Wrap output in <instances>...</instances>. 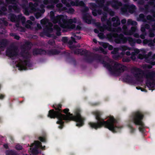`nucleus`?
I'll list each match as a JSON object with an SVG mask.
<instances>
[{
	"label": "nucleus",
	"instance_id": "obj_19",
	"mask_svg": "<svg viewBox=\"0 0 155 155\" xmlns=\"http://www.w3.org/2000/svg\"><path fill=\"white\" fill-rule=\"evenodd\" d=\"M9 18H10L11 21L12 22H15L16 19V16L12 14L9 15Z\"/></svg>",
	"mask_w": 155,
	"mask_h": 155
},
{
	"label": "nucleus",
	"instance_id": "obj_23",
	"mask_svg": "<svg viewBox=\"0 0 155 155\" xmlns=\"http://www.w3.org/2000/svg\"><path fill=\"white\" fill-rule=\"evenodd\" d=\"M129 9L130 12L132 13L135 11L136 9L135 6L133 5H132L130 6Z\"/></svg>",
	"mask_w": 155,
	"mask_h": 155
},
{
	"label": "nucleus",
	"instance_id": "obj_40",
	"mask_svg": "<svg viewBox=\"0 0 155 155\" xmlns=\"http://www.w3.org/2000/svg\"><path fill=\"white\" fill-rule=\"evenodd\" d=\"M135 55V54H133L131 56V58L133 60H134L136 59V57Z\"/></svg>",
	"mask_w": 155,
	"mask_h": 155
},
{
	"label": "nucleus",
	"instance_id": "obj_29",
	"mask_svg": "<svg viewBox=\"0 0 155 155\" xmlns=\"http://www.w3.org/2000/svg\"><path fill=\"white\" fill-rule=\"evenodd\" d=\"M99 44L100 45L102 46L104 48H106L108 47V44L107 43L100 42Z\"/></svg>",
	"mask_w": 155,
	"mask_h": 155
},
{
	"label": "nucleus",
	"instance_id": "obj_24",
	"mask_svg": "<svg viewBox=\"0 0 155 155\" xmlns=\"http://www.w3.org/2000/svg\"><path fill=\"white\" fill-rule=\"evenodd\" d=\"M74 37L73 38L72 37H71V38L72 39V41L74 42H76L75 41V40H79L81 38V37L79 36H77L76 35H74Z\"/></svg>",
	"mask_w": 155,
	"mask_h": 155
},
{
	"label": "nucleus",
	"instance_id": "obj_36",
	"mask_svg": "<svg viewBox=\"0 0 155 155\" xmlns=\"http://www.w3.org/2000/svg\"><path fill=\"white\" fill-rule=\"evenodd\" d=\"M52 1L51 2V4H56L59 1V0H52Z\"/></svg>",
	"mask_w": 155,
	"mask_h": 155
},
{
	"label": "nucleus",
	"instance_id": "obj_1",
	"mask_svg": "<svg viewBox=\"0 0 155 155\" xmlns=\"http://www.w3.org/2000/svg\"><path fill=\"white\" fill-rule=\"evenodd\" d=\"M62 106L61 104H54L52 107L54 109L50 110L48 115V117L50 118L58 119L57 124L60 125L58 126L59 128L61 129L64 126V122L63 120L67 122L74 121L77 123L76 126L78 127H81L84 125L85 119L81 116L80 109H77L74 112L75 115H74L69 112V109L66 108L62 111L61 109Z\"/></svg>",
	"mask_w": 155,
	"mask_h": 155
},
{
	"label": "nucleus",
	"instance_id": "obj_20",
	"mask_svg": "<svg viewBox=\"0 0 155 155\" xmlns=\"http://www.w3.org/2000/svg\"><path fill=\"white\" fill-rule=\"evenodd\" d=\"M119 49L118 48H115L114 49V50L111 52L112 54H114L113 56V57L114 58H117L116 57V56L117 55V52L119 51Z\"/></svg>",
	"mask_w": 155,
	"mask_h": 155
},
{
	"label": "nucleus",
	"instance_id": "obj_37",
	"mask_svg": "<svg viewBox=\"0 0 155 155\" xmlns=\"http://www.w3.org/2000/svg\"><path fill=\"white\" fill-rule=\"evenodd\" d=\"M5 97V95L4 94H0V100H3Z\"/></svg>",
	"mask_w": 155,
	"mask_h": 155
},
{
	"label": "nucleus",
	"instance_id": "obj_51",
	"mask_svg": "<svg viewBox=\"0 0 155 155\" xmlns=\"http://www.w3.org/2000/svg\"><path fill=\"white\" fill-rule=\"evenodd\" d=\"M135 53L138 54L139 53L140 51L138 49H136L135 51Z\"/></svg>",
	"mask_w": 155,
	"mask_h": 155
},
{
	"label": "nucleus",
	"instance_id": "obj_26",
	"mask_svg": "<svg viewBox=\"0 0 155 155\" xmlns=\"http://www.w3.org/2000/svg\"><path fill=\"white\" fill-rule=\"evenodd\" d=\"M15 149L17 150H21L22 149V147L21 145L18 144L15 147Z\"/></svg>",
	"mask_w": 155,
	"mask_h": 155
},
{
	"label": "nucleus",
	"instance_id": "obj_15",
	"mask_svg": "<svg viewBox=\"0 0 155 155\" xmlns=\"http://www.w3.org/2000/svg\"><path fill=\"white\" fill-rule=\"evenodd\" d=\"M146 78H147V81L146 82V84L147 86H151V84H151L150 82L152 81L153 80L150 76H148V75L146 76Z\"/></svg>",
	"mask_w": 155,
	"mask_h": 155
},
{
	"label": "nucleus",
	"instance_id": "obj_49",
	"mask_svg": "<svg viewBox=\"0 0 155 155\" xmlns=\"http://www.w3.org/2000/svg\"><path fill=\"white\" fill-rule=\"evenodd\" d=\"M62 4L59 3L57 5V7H61L62 6Z\"/></svg>",
	"mask_w": 155,
	"mask_h": 155
},
{
	"label": "nucleus",
	"instance_id": "obj_52",
	"mask_svg": "<svg viewBox=\"0 0 155 155\" xmlns=\"http://www.w3.org/2000/svg\"><path fill=\"white\" fill-rule=\"evenodd\" d=\"M4 147L5 148H6V149H8V145L7 144H6L4 145Z\"/></svg>",
	"mask_w": 155,
	"mask_h": 155
},
{
	"label": "nucleus",
	"instance_id": "obj_57",
	"mask_svg": "<svg viewBox=\"0 0 155 155\" xmlns=\"http://www.w3.org/2000/svg\"><path fill=\"white\" fill-rule=\"evenodd\" d=\"M103 34L102 33H100L98 35V36L100 38H102V37Z\"/></svg>",
	"mask_w": 155,
	"mask_h": 155
},
{
	"label": "nucleus",
	"instance_id": "obj_14",
	"mask_svg": "<svg viewBox=\"0 0 155 155\" xmlns=\"http://www.w3.org/2000/svg\"><path fill=\"white\" fill-rule=\"evenodd\" d=\"M27 64L26 61H25L23 62H21L18 63V67L21 70H25L26 66Z\"/></svg>",
	"mask_w": 155,
	"mask_h": 155
},
{
	"label": "nucleus",
	"instance_id": "obj_63",
	"mask_svg": "<svg viewBox=\"0 0 155 155\" xmlns=\"http://www.w3.org/2000/svg\"><path fill=\"white\" fill-rule=\"evenodd\" d=\"M126 54L127 55H129L130 54V53L129 51H127V52H126Z\"/></svg>",
	"mask_w": 155,
	"mask_h": 155
},
{
	"label": "nucleus",
	"instance_id": "obj_35",
	"mask_svg": "<svg viewBox=\"0 0 155 155\" xmlns=\"http://www.w3.org/2000/svg\"><path fill=\"white\" fill-rule=\"evenodd\" d=\"M54 28L58 31H60L61 30L60 28L57 25H55Z\"/></svg>",
	"mask_w": 155,
	"mask_h": 155
},
{
	"label": "nucleus",
	"instance_id": "obj_12",
	"mask_svg": "<svg viewBox=\"0 0 155 155\" xmlns=\"http://www.w3.org/2000/svg\"><path fill=\"white\" fill-rule=\"evenodd\" d=\"M112 21L114 26H116L120 24V21L117 17H113L112 18Z\"/></svg>",
	"mask_w": 155,
	"mask_h": 155
},
{
	"label": "nucleus",
	"instance_id": "obj_16",
	"mask_svg": "<svg viewBox=\"0 0 155 155\" xmlns=\"http://www.w3.org/2000/svg\"><path fill=\"white\" fill-rule=\"evenodd\" d=\"M5 154L6 155H17L16 152L12 150H6Z\"/></svg>",
	"mask_w": 155,
	"mask_h": 155
},
{
	"label": "nucleus",
	"instance_id": "obj_50",
	"mask_svg": "<svg viewBox=\"0 0 155 155\" xmlns=\"http://www.w3.org/2000/svg\"><path fill=\"white\" fill-rule=\"evenodd\" d=\"M121 28H118L117 30H116V31L117 32H120L121 31Z\"/></svg>",
	"mask_w": 155,
	"mask_h": 155
},
{
	"label": "nucleus",
	"instance_id": "obj_38",
	"mask_svg": "<svg viewBox=\"0 0 155 155\" xmlns=\"http://www.w3.org/2000/svg\"><path fill=\"white\" fill-rule=\"evenodd\" d=\"M83 19L85 21V22L88 24L90 23V21L89 20H88L86 19V18L84 17H83Z\"/></svg>",
	"mask_w": 155,
	"mask_h": 155
},
{
	"label": "nucleus",
	"instance_id": "obj_22",
	"mask_svg": "<svg viewBox=\"0 0 155 155\" xmlns=\"http://www.w3.org/2000/svg\"><path fill=\"white\" fill-rule=\"evenodd\" d=\"M128 127L130 130V132L132 134L134 132V131L135 130V129L133 128V126L131 125L130 124H128Z\"/></svg>",
	"mask_w": 155,
	"mask_h": 155
},
{
	"label": "nucleus",
	"instance_id": "obj_41",
	"mask_svg": "<svg viewBox=\"0 0 155 155\" xmlns=\"http://www.w3.org/2000/svg\"><path fill=\"white\" fill-rule=\"evenodd\" d=\"M39 148H41V149L42 150H45V146H42V144L41 143V145H40V146Z\"/></svg>",
	"mask_w": 155,
	"mask_h": 155
},
{
	"label": "nucleus",
	"instance_id": "obj_21",
	"mask_svg": "<svg viewBox=\"0 0 155 155\" xmlns=\"http://www.w3.org/2000/svg\"><path fill=\"white\" fill-rule=\"evenodd\" d=\"M127 23L128 25H136L137 24V22L136 21H132L130 19L128 20Z\"/></svg>",
	"mask_w": 155,
	"mask_h": 155
},
{
	"label": "nucleus",
	"instance_id": "obj_47",
	"mask_svg": "<svg viewBox=\"0 0 155 155\" xmlns=\"http://www.w3.org/2000/svg\"><path fill=\"white\" fill-rule=\"evenodd\" d=\"M149 36L150 37H154V35L153 33H150V34Z\"/></svg>",
	"mask_w": 155,
	"mask_h": 155
},
{
	"label": "nucleus",
	"instance_id": "obj_46",
	"mask_svg": "<svg viewBox=\"0 0 155 155\" xmlns=\"http://www.w3.org/2000/svg\"><path fill=\"white\" fill-rule=\"evenodd\" d=\"M106 15H105L104 17H102L101 18L102 21H104L105 20V18H106Z\"/></svg>",
	"mask_w": 155,
	"mask_h": 155
},
{
	"label": "nucleus",
	"instance_id": "obj_45",
	"mask_svg": "<svg viewBox=\"0 0 155 155\" xmlns=\"http://www.w3.org/2000/svg\"><path fill=\"white\" fill-rule=\"evenodd\" d=\"M126 22V20L125 19H123L121 20V22L122 24H125Z\"/></svg>",
	"mask_w": 155,
	"mask_h": 155
},
{
	"label": "nucleus",
	"instance_id": "obj_34",
	"mask_svg": "<svg viewBox=\"0 0 155 155\" xmlns=\"http://www.w3.org/2000/svg\"><path fill=\"white\" fill-rule=\"evenodd\" d=\"M52 1V0H45L44 3L45 4H48L49 3H51V2Z\"/></svg>",
	"mask_w": 155,
	"mask_h": 155
},
{
	"label": "nucleus",
	"instance_id": "obj_9",
	"mask_svg": "<svg viewBox=\"0 0 155 155\" xmlns=\"http://www.w3.org/2000/svg\"><path fill=\"white\" fill-rule=\"evenodd\" d=\"M123 32L127 35H132L136 30V28L134 27H131V30L128 31L127 26L124 25L123 26Z\"/></svg>",
	"mask_w": 155,
	"mask_h": 155
},
{
	"label": "nucleus",
	"instance_id": "obj_4",
	"mask_svg": "<svg viewBox=\"0 0 155 155\" xmlns=\"http://www.w3.org/2000/svg\"><path fill=\"white\" fill-rule=\"evenodd\" d=\"M144 117L143 114L141 111H137L133 113L130 117V120L136 125H139V131L142 133L144 132V124L143 121Z\"/></svg>",
	"mask_w": 155,
	"mask_h": 155
},
{
	"label": "nucleus",
	"instance_id": "obj_64",
	"mask_svg": "<svg viewBox=\"0 0 155 155\" xmlns=\"http://www.w3.org/2000/svg\"><path fill=\"white\" fill-rule=\"evenodd\" d=\"M152 59H155V54H154L152 58H151Z\"/></svg>",
	"mask_w": 155,
	"mask_h": 155
},
{
	"label": "nucleus",
	"instance_id": "obj_30",
	"mask_svg": "<svg viewBox=\"0 0 155 155\" xmlns=\"http://www.w3.org/2000/svg\"><path fill=\"white\" fill-rule=\"evenodd\" d=\"M106 28L107 29V30L109 31H110L111 30V29L110 28H106L105 26H104V28L103 27H101L100 28V30L101 31H104V28Z\"/></svg>",
	"mask_w": 155,
	"mask_h": 155
},
{
	"label": "nucleus",
	"instance_id": "obj_61",
	"mask_svg": "<svg viewBox=\"0 0 155 155\" xmlns=\"http://www.w3.org/2000/svg\"><path fill=\"white\" fill-rule=\"evenodd\" d=\"M27 22L28 23L31 25L32 24V22L30 20H28V21H27Z\"/></svg>",
	"mask_w": 155,
	"mask_h": 155
},
{
	"label": "nucleus",
	"instance_id": "obj_27",
	"mask_svg": "<svg viewBox=\"0 0 155 155\" xmlns=\"http://www.w3.org/2000/svg\"><path fill=\"white\" fill-rule=\"evenodd\" d=\"M38 139L41 142H46V139L45 137H39L38 138Z\"/></svg>",
	"mask_w": 155,
	"mask_h": 155
},
{
	"label": "nucleus",
	"instance_id": "obj_28",
	"mask_svg": "<svg viewBox=\"0 0 155 155\" xmlns=\"http://www.w3.org/2000/svg\"><path fill=\"white\" fill-rule=\"evenodd\" d=\"M48 22V21L47 19H43L41 21V23L43 24L46 25V26L47 27H48L47 24Z\"/></svg>",
	"mask_w": 155,
	"mask_h": 155
},
{
	"label": "nucleus",
	"instance_id": "obj_8",
	"mask_svg": "<svg viewBox=\"0 0 155 155\" xmlns=\"http://www.w3.org/2000/svg\"><path fill=\"white\" fill-rule=\"evenodd\" d=\"M41 145V143L38 140L35 141L34 143L31 144L30 147H32L34 146V148H30V149L31 150V153L34 155H37L38 153V148L40 147V146Z\"/></svg>",
	"mask_w": 155,
	"mask_h": 155
},
{
	"label": "nucleus",
	"instance_id": "obj_11",
	"mask_svg": "<svg viewBox=\"0 0 155 155\" xmlns=\"http://www.w3.org/2000/svg\"><path fill=\"white\" fill-rule=\"evenodd\" d=\"M29 10L30 12H35V5L31 3H30L29 4V7L28 9H25L23 11L25 14L26 15H29V12L28 11Z\"/></svg>",
	"mask_w": 155,
	"mask_h": 155
},
{
	"label": "nucleus",
	"instance_id": "obj_59",
	"mask_svg": "<svg viewBox=\"0 0 155 155\" xmlns=\"http://www.w3.org/2000/svg\"><path fill=\"white\" fill-rule=\"evenodd\" d=\"M149 90H152V91L155 89V88H148Z\"/></svg>",
	"mask_w": 155,
	"mask_h": 155
},
{
	"label": "nucleus",
	"instance_id": "obj_43",
	"mask_svg": "<svg viewBox=\"0 0 155 155\" xmlns=\"http://www.w3.org/2000/svg\"><path fill=\"white\" fill-rule=\"evenodd\" d=\"M21 20L22 23H24L25 21V18L23 17L21 18Z\"/></svg>",
	"mask_w": 155,
	"mask_h": 155
},
{
	"label": "nucleus",
	"instance_id": "obj_2",
	"mask_svg": "<svg viewBox=\"0 0 155 155\" xmlns=\"http://www.w3.org/2000/svg\"><path fill=\"white\" fill-rule=\"evenodd\" d=\"M92 114L95 115V119L97 120V122H90L88 123L90 127L92 129L96 130L100 128L103 126L113 133H116L120 131L123 128L122 126L117 125V121L113 117H112L104 121V119L101 117L103 113L99 111H95L92 112Z\"/></svg>",
	"mask_w": 155,
	"mask_h": 155
},
{
	"label": "nucleus",
	"instance_id": "obj_3",
	"mask_svg": "<svg viewBox=\"0 0 155 155\" xmlns=\"http://www.w3.org/2000/svg\"><path fill=\"white\" fill-rule=\"evenodd\" d=\"M54 13L53 12H50V18L52 21L54 23H58L60 26L67 30L74 28L75 27L74 24L76 22L75 18L70 19L68 21L67 17L62 15H58L54 17Z\"/></svg>",
	"mask_w": 155,
	"mask_h": 155
},
{
	"label": "nucleus",
	"instance_id": "obj_60",
	"mask_svg": "<svg viewBox=\"0 0 155 155\" xmlns=\"http://www.w3.org/2000/svg\"><path fill=\"white\" fill-rule=\"evenodd\" d=\"M30 19L32 21H33L35 19V18L33 16H31L30 17Z\"/></svg>",
	"mask_w": 155,
	"mask_h": 155
},
{
	"label": "nucleus",
	"instance_id": "obj_48",
	"mask_svg": "<svg viewBox=\"0 0 155 155\" xmlns=\"http://www.w3.org/2000/svg\"><path fill=\"white\" fill-rule=\"evenodd\" d=\"M145 35H140V37L141 38L144 39L145 38Z\"/></svg>",
	"mask_w": 155,
	"mask_h": 155
},
{
	"label": "nucleus",
	"instance_id": "obj_54",
	"mask_svg": "<svg viewBox=\"0 0 155 155\" xmlns=\"http://www.w3.org/2000/svg\"><path fill=\"white\" fill-rule=\"evenodd\" d=\"M134 36L136 38H138L139 37V35L137 34L136 33V34H135L134 35Z\"/></svg>",
	"mask_w": 155,
	"mask_h": 155
},
{
	"label": "nucleus",
	"instance_id": "obj_17",
	"mask_svg": "<svg viewBox=\"0 0 155 155\" xmlns=\"http://www.w3.org/2000/svg\"><path fill=\"white\" fill-rule=\"evenodd\" d=\"M143 42L145 44H148V45L150 46H152L154 45V42L149 40L146 39L144 40Z\"/></svg>",
	"mask_w": 155,
	"mask_h": 155
},
{
	"label": "nucleus",
	"instance_id": "obj_18",
	"mask_svg": "<svg viewBox=\"0 0 155 155\" xmlns=\"http://www.w3.org/2000/svg\"><path fill=\"white\" fill-rule=\"evenodd\" d=\"M71 5H80L81 6H84V3L83 2H80L79 3H78L77 2H76L75 3H73V2H71Z\"/></svg>",
	"mask_w": 155,
	"mask_h": 155
},
{
	"label": "nucleus",
	"instance_id": "obj_5",
	"mask_svg": "<svg viewBox=\"0 0 155 155\" xmlns=\"http://www.w3.org/2000/svg\"><path fill=\"white\" fill-rule=\"evenodd\" d=\"M107 62L103 61L102 63L104 66L106 67L109 70L113 72L114 73H119L123 72L125 68V67L120 64L116 62L114 63V66L111 67V65H113V63H111L110 60L108 58Z\"/></svg>",
	"mask_w": 155,
	"mask_h": 155
},
{
	"label": "nucleus",
	"instance_id": "obj_39",
	"mask_svg": "<svg viewBox=\"0 0 155 155\" xmlns=\"http://www.w3.org/2000/svg\"><path fill=\"white\" fill-rule=\"evenodd\" d=\"M144 56L143 55L141 54H140L139 55L138 58L140 59H143L144 58Z\"/></svg>",
	"mask_w": 155,
	"mask_h": 155
},
{
	"label": "nucleus",
	"instance_id": "obj_32",
	"mask_svg": "<svg viewBox=\"0 0 155 155\" xmlns=\"http://www.w3.org/2000/svg\"><path fill=\"white\" fill-rule=\"evenodd\" d=\"M11 36H14V38L17 39L18 40L19 39V37L18 35H14V34L13 33H11L10 34Z\"/></svg>",
	"mask_w": 155,
	"mask_h": 155
},
{
	"label": "nucleus",
	"instance_id": "obj_25",
	"mask_svg": "<svg viewBox=\"0 0 155 155\" xmlns=\"http://www.w3.org/2000/svg\"><path fill=\"white\" fill-rule=\"evenodd\" d=\"M122 51H125L126 50H130V49L129 48L126 47L125 46H121L120 48Z\"/></svg>",
	"mask_w": 155,
	"mask_h": 155
},
{
	"label": "nucleus",
	"instance_id": "obj_44",
	"mask_svg": "<svg viewBox=\"0 0 155 155\" xmlns=\"http://www.w3.org/2000/svg\"><path fill=\"white\" fill-rule=\"evenodd\" d=\"M107 47L108 48V49L110 50H112L113 48V47L112 46L109 45H108Z\"/></svg>",
	"mask_w": 155,
	"mask_h": 155
},
{
	"label": "nucleus",
	"instance_id": "obj_6",
	"mask_svg": "<svg viewBox=\"0 0 155 155\" xmlns=\"http://www.w3.org/2000/svg\"><path fill=\"white\" fill-rule=\"evenodd\" d=\"M126 81L133 84L138 83L142 82L143 80V74L140 73L135 74L131 76H127L126 78Z\"/></svg>",
	"mask_w": 155,
	"mask_h": 155
},
{
	"label": "nucleus",
	"instance_id": "obj_33",
	"mask_svg": "<svg viewBox=\"0 0 155 155\" xmlns=\"http://www.w3.org/2000/svg\"><path fill=\"white\" fill-rule=\"evenodd\" d=\"M68 41V38L66 37H63L62 39V41L64 43H66Z\"/></svg>",
	"mask_w": 155,
	"mask_h": 155
},
{
	"label": "nucleus",
	"instance_id": "obj_42",
	"mask_svg": "<svg viewBox=\"0 0 155 155\" xmlns=\"http://www.w3.org/2000/svg\"><path fill=\"white\" fill-rule=\"evenodd\" d=\"M5 46V44L4 43L0 42V48Z\"/></svg>",
	"mask_w": 155,
	"mask_h": 155
},
{
	"label": "nucleus",
	"instance_id": "obj_55",
	"mask_svg": "<svg viewBox=\"0 0 155 155\" xmlns=\"http://www.w3.org/2000/svg\"><path fill=\"white\" fill-rule=\"evenodd\" d=\"M3 4V2L2 1L0 0V7Z\"/></svg>",
	"mask_w": 155,
	"mask_h": 155
},
{
	"label": "nucleus",
	"instance_id": "obj_56",
	"mask_svg": "<svg viewBox=\"0 0 155 155\" xmlns=\"http://www.w3.org/2000/svg\"><path fill=\"white\" fill-rule=\"evenodd\" d=\"M111 23H110V22H109V21H107V25L110 26L111 25Z\"/></svg>",
	"mask_w": 155,
	"mask_h": 155
},
{
	"label": "nucleus",
	"instance_id": "obj_10",
	"mask_svg": "<svg viewBox=\"0 0 155 155\" xmlns=\"http://www.w3.org/2000/svg\"><path fill=\"white\" fill-rule=\"evenodd\" d=\"M17 49L13 48H9L6 51L7 55L10 57H13L16 56L17 54Z\"/></svg>",
	"mask_w": 155,
	"mask_h": 155
},
{
	"label": "nucleus",
	"instance_id": "obj_13",
	"mask_svg": "<svg viewBox=\"0 0 155 155\" xmlns=\"http://www.w3.org/2000/svg\"><path fill=\"white\" fill-rule=\"evenodd\" d=\"M112 7L114 9H117L120 7L122 5L120 2L116 1L113 2L111 3Z\"/></svg>",
	"mask_w": 155,
	"mask_h": 155
},
{
	"label": "nucleus",
	"instance_id": "obj_62",
	"mask_svg": "<svg viewBox=\"0 0 155 155\" xmlns=\"http://www.w3.org/2000/svg\"><path fill=\"white\" fill-rule=\"evenodd\" d=\"M48 25L50 27H51L52 25V24L51 23H48Z\"/></svg>",
	"mask_w": 155,
	"mask_h": 155
},
{
	"label": "nucleus",
	"instance_id": "obj_58",
	"mask_svg": "<svg viewBox=\"0 0 155 155\" xmlns=\"http://www.w3.org/2000/svg\"><path fill=\"white\" fill-rule=\"evenodd\" d=\"M145 28L144 27H142L141 28V31H142V32H144L145 31Z\"/></svg>",
	"mask_w": 155,
	"mask_h": 155
},
{
	"label": "nucleus",
	"instance_id": "obj_31",
	"mask_svg": "<svg viewBox=\"0 0 155 155\" xmlns=\"http://www.w3.org/2000/svg\"><path fill=\"white\" fill-rule=\"evenodd\" d=\"M137 90H140L142 91L147 92V90L145 89V88H136Z\"/></svg>",
	"mask_w": 155,
	"mask_h": 155
},
{
	"label": "nucleus",
	"instance_id": "obj_53",
	"mask_svg": "<svg viewBox=\"0 0 155 155\" xmlns=\"http://www.w3.org/2000/svg\"><path fill=\"white\" fill-rule=\"evenodd\" d=\"M151 54H152V52H150L149 53L148 55V58H151L150 55H151Z\"/></svg>",
	"mask_w": 155,
	"mask_h": 155
},
{
	"label": "nucleus",
	"instance_id": "obj_7",
	"mask_svg": "<svg viewBox=\"0 0 155 155\" xmlns=\"http://www.w3.org/2000/svg\"><path fill=\"white\" fill-rule=\"evenodd\" d=\"M114 37H116L115 41L117 43H124L127 42V40H128L131 45H132L135 42L134 40L132 38L130 37H127V38L124 37V35L122 34L120 35L117 37H116V35H115Z\"/></svg>",
	"mask_w": 155,
	"mask_h": 155
}]
</instances>
